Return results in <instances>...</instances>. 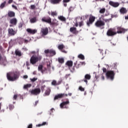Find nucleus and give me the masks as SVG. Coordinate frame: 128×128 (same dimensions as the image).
Here are the masks:
<instances>
[{
  "label": "nucleus",
  "mask_w": 128,
  "mask_h": 128,
  "mask_svg": "<svg viewBox=\"0 0 128 128\" xmlns=\"http://www.w3.org/2000/svg\"><path fill=\"white\" fill-rule=\"evenodd\" d=\"M70 0H63L64 2H69Z\"/></svg>",
  "instance_id": "57"
},
{
  "label": "nucleus",
  "mask_w": 128,
  "mask_h": 128,
  "mask_svg": "<svg viewBox=\"0 0 128 128\" xmlns=\"http://www.w3.org/2000/svg\"><path fill=\"white\" fill-rule=\"evenodd\" d=\"M117 32L116 34H124L127 31V30H126L124 29V28H122V27H118L117 28Z\"/></svg>",
  "instance_id": "16"
},
{
  "label": "nucleus",
  "mask_w": 128,
  "mask_h": 128,
  "mask_svg": "<svg viewBox=\"0 0 128 128\" xmlns=\"http://www.w3.org/2000/svg\"><path fill=\"white\" fill-rule=\"evenodd\" d=\"M46 124H47L46 122H44L42 124H36V126L40 127V126H45Z\"/></svg>",
  "instance_id": "37"
},
{
  "label": "nucleus",
  "mask_w": 128,
  "mask_h": 128,
  "mask_svg": "<svg viewBox=\"0 0 128 128\" xmlns=\"http://www.w3.org/2000/svg\"><path fill=\"white\" fill-rule=\"evenodd\" d=\"M38 22V18L37 17H32L30 19V22L31 24H34Z\"/></svg>",
  "instance_id": "22"
},
{
  "label": "nucleus",
  "mask_w": 128,
  "mask_h": 128,
  "mask_svg": "<svg viewBox=\"0 0 128 128\" xmlns=\"http://www.w3.org/2000/svg\"><path fill=\"white\" fill-rule=\"evenodd\" d=\"M18 77L16 72L7 73V80L9 81L14 82L18 78Z\"/></svg>",
  "instance_id": "1"
},
{
  "label": "nucleus",
  "mask_w": 128,
  "mask_h": 128,
  "mask_svg": "<svg viewBox=\"0 0 128 128\" xmlns=\"http://www.w3.org/2000/svg\"><path fill=\"white\" fill-rule=\"evenodd\" d=\"M80 66H82V65L84 64L85 63H84V62H80Z\"/></svg>",
  "instance_id": "60"
},
{
  "label": "nucleus",
  "mask_w": 128,
  "mask_h": 128,
  "mask_svg": "<svg viewBox=\"0 0 128 128\" xmlns=\"http://www.w3.org/2000/svg\"><path fill=\"white\" fill-rule=\"evenodd\" d=\"M18 22V20L16 18H12L10 20V23L16 26Z\"/></svg>",
  "instance_id": "20"
},
{
  "label": "nucleus",
  "mask_w": 128,
  "mask_h": 128,
  "mask_svg": "<svg viewBox=\"0 0 128 128\" xmlns=\"http://www.w3.org/2000/svg\"><path fill=\"white\" fill-rule=\"evenodd\" d=\"M43 68V66L42 65H40L38 67V70L42 71Z\"/></svg>",
  "instance_id": "44"
},
{
  "label": "nucleus",
  "mask_w": 128,
  "mask_h": 128,
  "mask_svg": "<svg viewBox=\"0 0 128 128\" xmlns=\"http://www.w3.org/2000/svg\"><path fill=\"white\" fill-rule=\"evenodd\" d=\"M51 64L50 62H48L46 64V66L48 69H50L51 67Z\"/></svg>",
  "instance_id": "40"
},
{
  "label": "nucleus",
  "mask_w": 128,
  "mask_h": 128,
  "mask_svg": "<svg viewBox=\"0 0 128 128\" xmlns=\"http://www.w3.org/2000/svg\"><path fill=\"white\" fill-rule=\"evenodd\" d=\"M28 78V76L27 75H24V76H23L24 79H26Z\"/></svg>",
  "instance_id": "56"
},
{
  "label": "nucleus",
  "mask_w": 128,
  "mask_h": 128,
  "mask_svg": "<svg viewBox=\"0 0 128 128\" xmlns=\"http://www.w3.org/2000/svg\"><path fill=\"white\" fill-rule=\"evenodd\" d=\"M32 84H27L24 86V89H27L28 88H30L32 86Z\"/></svg>",
  "instance_id": "31"
},
{
  "label": "nucleus",
  "mask_w": 128,
  "mask_h": 128,
  "mask_svg": "<svg viewBox=\"0 0 128 128\" xmlns=\"http://www.w3.org/2000/svg\"><path fill=\"white\" fill-rule=\"evenodd\" d=\"M58 62L60 64H64V58H58Z\"/></svg>",
  "instance_id": "33"
},
{
  "label": "nucleus",
  "mask_w": 128,
  "mask_h": 128,
  "mask_svg": "<svg viewBox=\"0 0 128 128\" xmlns=\"http://www.w3.org/2000/svg\"><path fill=\"white\" fill-rule=\"evenodd\" d=\"M64 48H65V46L64 44L58 45V49L60 50H62Z\"/></svg>",
  "instance_id": "30"
},
{
  "label": "nucleus",
  "mask_w": 128,
  "mask_h": 128,
  "mask_svg": "<svg viewBox=\"0 0 128 128\" xmlns=\"http://www.w3.org/2000/svg\"><path fill=\"white\" fill-rule=\"evenodd\" d=\"M35 8H36V6H35V5H30V9L34 10Z\"/></svg>",
  "instance_id": "46"
},
{
  "label": "nucleus",
  "mask_w": 128,
  "mask_h": 128,
  "mask_svg": "<svg viewBox=\"0 0 128 128\" xmlns=\"http://www.w3.org/2000/svg\"><path fill=\"white\" fill-rule=\"evenodd\" d=\"M117 34L116 32H115L114 29L110 28L106 32V35L108 36H113Z\"/></svg>",
  "instance_id": "6"
},
{
  "label": "nucleus",
  "mask_w": 128,
  "mask_h": 128,
  "mask_svg": "<svg viewBox=\"0 0 128 128\" xmlns=\"http://www.w3.org/2000/svg\"><path fill=\"white\" fill-rule=\"evenodd\" d=\"M74 10V8L73 7H70L69 9H68V12H72V11Z\"/></svg>",
  "instance_id": "50"
},
{
  "label": "nucleus",
  "mask_w": 128,
  "mask_h": 128,
  "mask_svg": "<svg viewBox=\"0 0 128 128\" xmlns=\"http://www.w3.org/2000/svg\"><path fill=\"white\" fill-rule=\"evenodd\" d=\"M26 32L31 34H34L36 33H37L38 30H32L30 28H28V29H26Z\"/></svg>",
  "instance_id": "17"
},
{
  "label": "nucleus",
  "mask_w": 128,
  "mask_h": 128,
  "mask_svg": "<svg viewBox=\"0 0 128 128\" xmlns=\"http://www.w3.org/2000/svg\"><path fill=\"white\" fill-rule=\"evenodd\" d=\"M40 32L43 36H46L48 33V27H45L44 28H41Z\"/></svg>",
  "instance_id": "14"
},
{
  "label": "nucleus",
  "mask_w": 128,
  "mask_h": 128,
  "mask_svg": "<svg viewBox=\"0 0 128 128\" xmlns=\"http://www.w3.org/2000/svg\"><path fill=\"white\" fill-rule=\"evenodd\" d=\"M30 80L32 82H34L38 80V78H30Z\"/></svg>",
  "instance_id": "45"
},
{
  "label": "nucleus",
  "mask_w": 128,
  "mask_h": 128,
  "mask_svg": "<svg viewBox=\"0 0 128 128\" xmlns=\"http://www.w3.org/2000/svg\"><path fill=\"white\" fill-rule=\"evenodd\" d=\"M70 32L75 35H77L79 33V32L77 30V28H76V27H70Z\"/></svg>",
  "instance_id": "13"
},
{
  "label": "nucleus",
  "mask_w": 128,
  "mask_h": 128,
  "mask_svg": "<svg viewBox=\"0 0 128 128\" xmlns=\"http://www.w3.org/2000/svg\"><path fill=\"white\" fill-rule=\"evenodd\" d=\"M12 8H15V9H16L17 8V7L16 6H15V5H12Z\"/></svg>",
  "instance_id": "62"
},
{
  "label": "nucleus",
  "mask_w": 128,
  "mask_h": 128,
  "mask_svg": "<svg viewBox=\"0 0 128 128\" xmlns=\"http://www.w3.org/2000/svg\"><path fill=\"white\" fill-rule=\"evenodd\" d=\"M74 66H76V68H79L80 67H81V64H80L76 65V64L74 63Z\"/></svg>",
  "instance_id": "42"
},
{
  "label": "nucleus",
  "mask_w": 128,
  "mask_h": 128,
  "mask_svg": "<svg viewBox=\"0 0 128 128\" xmlns=\"http://www.w3.org/2000/svg\"><path fill=\"white\" fill-rule=\"evenodd\" d=\"M27 128H32V124H30L28 126Z\"/></svg>",
  "instance_id": "54"
},
{
  "label": "nucleus",
  "mask_w": 128,
  "mask_h": 128,
  "mask_svg": "<svg viewBox=\"0 0 128 128\" xmlns=\"http://www.w3.org/2000/svg\"><path fill=\"white\" fill-rule=\"evenodd\" d=\"M51 92V90L49 88H47L46 90H45V92L44 94V96H50Z\"/></svg>",
  "instance_id": "18"
},
{
  "label": "nucleus",
  "mask_w": 128,
  "mask_h": 128,
  "mask_svg": "<svg viewBox=\"0 0 128 128\" xmlns=\"http://www.w3.org/2000/svg\"><path fill=\"white\" fill-rule=\"evenodd\" d=\"M15 54L16 56H18L19 57H20L22 56V52L18 50H15Z\"/></svg>",
  "instance_id": "25"
},
{
  "label": "nucleus",
  "mask_w": 128,
  "mask_h": 128,
  "mask_svg": "<svg viewBox=\"0 0 128 128\" xmlns=\"http://www.w3.org/2000/svg\"><path fill=\"white\" fill-rule=\"evenodd\" d=\"M44 52L46 54H49L50 56H52L56 54V51L53 50H45Z\"/></svg>",
  "instance_id": "8"
},
{
  "label": "nucleus",
  "mask_w": 128,
  "mask_h": 128,
  "mask_svg": "<svg viewBox=\"0 0 128 128\" xmlns=\"http://www.w3.org/2000/svg\"><path fill=\"white\" fill-rule=\"evenodd\" d=\"M23 26V24L22 23H20L19 25H18V28H22Z\"/></svg>",
  "instance_id": "53"
},
{
  "label": "nucleus",
  "mask_w": 128,
  "mask_h": 128,
  "mask_svg": "<svg viewBox=\"0 0 128 128\" xmlns=\"http://www.w3.org/2000/svg\"><path fill=\"white\" fill-rule=\"evenodd\" d=\"M54 111H55V110L54 108H52L50 110V115H52V113L54 112Z\"/></svg>",
  "instance_id": "47"
},
{
  "label": "nucleus",
  "mask_w": 128,
  "mask_h": 128,
  "mask_svg": "<svg viewBox=\"0 0 128 128\" xmlns=\"http://www.w3.org/2000/svg\"><path fill=\"white\" fill-rule=\"evenodd\" d=\"M101 78H102V80H104V79H105V78L103 75L102 76Z\"/></svg>",
  "instance_id": "61"
},
{
  "label": "nucleus",
  "mask_w": 128,
  "mask_h": 128,
  "mask_svg": "<svg viewBox=\"0 0 128 128\" xmlns=\"http://www.w3.org/2000/svg\"><path fill=\"white\" fill-rule=\"evenodd\" d=\"M106 8H102V9H100L99 11V12L100 14H104L106 12Z\"/></svg>",
  "instance_id": "34"
},
{
  "label": "nucleus",
  "mask_w": 128,
  "mask_h": 128,
  "mask_svg": "<svg viewBox=\"0 0 128 128\" xmlns=\"http://www.w3.org/2000/svg\"><path fill=\"white\" fill-rule=\"evenodd\" d=\"M18 96L17 94H14L13 96V100H16L18 98Z\"/></svg>",
  "instance_id": "49"
},
{
  "label": "nucleus",
  "mask_w": 128,
  "mask_h": 128,
  "mask_svg": "<svg viewBox=\"0 0 128 128\" xmlns=\"http://www.w3.org/2000/svg\"><path fill=\"white\" fill-rule=\"evenodd\" d=\"M109 4L114 8H118L120 5L118 2H114L113 1H110Z\"/></svg>",
  "instance_id": "15"
},
{
  "label": "nucleus",
  "mask_w": 128,
  "mask_h": 128,
  "mask_svg": "<svg viewBox=\"0 0 128 128\" xmlns=\"http://www.w3.org/2000/svg\"><path fill=\"white\" fill-rule=\"evenodd\" d=\"M84 82H86V84H88V80H86V79L84 80Z\"/></svg>",
  "instance_id": "64"
},
{
  "label": "nucleus",
  "mask_w": 128,
  "mask_h": 128,
  "mask_svg": "<svg viewBox=\"0 0 128 128\" xmlns=\"http://www.w3.org/2000/svg\"><path fill=\"white\" fill-rule=\"evenodd\" d=\"M66 66H68V68H71L73 66V62L72 61H68L66 63Z\"/></svg>",
  "instance_id": "26"
},
{
  "label": "nucleus",
  "mask_w": 128,
  "mask_h": 128,
  "mask_svg": "<svg viewBox=\"0 0 128 128\" xmlns=\"http://www.w3.org/2000/svg\"><path fill=\"white\" fill-rule=\"evenodd\" d=\"M52 85L56 86L61 84V82L59 81L57 82L56 80H53L51 83Z\"/></svg>",
  "instance_id": "24"
},
{
  "label": "nucleus",
  "mask_w": 128,
  "mask_h": 128,
  "mask_svg": "<svg viewBox=\"0 0 128 128\" xmlns=\"http://www.w3.org/2000/svg\"><path fill=\"white\" fill-rule=\"evenodd\" d=\"M41 92V90L39 88H35L34 90H32L30 92L32 94L34 95V96H37Z\"/></svg>",
  "instance_id": "9"
},
{
  "label": "nucleus",
  "mask_w": 128,
  "mask_h": 128,
  "mask_svg": "<svg viewBox=\"0 0 128 128\" xmlns=\"http://www.w3.org/2000/svg\"><path fill=\"white\" fill-rule=\"evenodd\" d=\"M62 0H50L51 4H60Z\"/></svg>",
  "instance_id": "21"
},
{
  "label": "nucleus",
  "mask_w": 128,
  "mask_h": 128,
  "mask_svg": "<svg viewBox=\"0 0 128 128\" xmlns=\"http://www.w3.org/2000/svg\"><path fill=\"white\" fill-rule=\"evenodd\" d=\"M42 22H46L48 24H52V18L50 17H43L42 18Z\"/></svg>",
  "instance_id": "12"
},
{
  "label": "nucleus",
  "mask_w": 128,
  "mask_h": 128,
  "mask_svg": "<svg viewBox=\"0 0 128 128\" xmlns=\"http://www.w3.org/2000/svg\"><path fill=\"white\" fill-rule=\"evenodd\" d=\"M117 66H118V64L117 63L113 64L112 66V68H113L115 70L117 69Z\"/></svg>",
  "instance_id": "36"
},
{
  "label": "nucleus",
  "mask_w": 128,
  "mask_h": 128,
  "mask_svg": "<svg viewBox=\"0 0 128 128\" xmlns=\"http://www.w3.org/2000/svg\"><path fill=\"white\" fill-rule=\"evenodd\" d=\"M84 78L88 80H90L91 78V76L88 74H86L84 76Z\"/></svg>",
  "instance_id": "32"
},
{
  "label": "nucleus",
  "mask_w": 128,
  "mask_h": 128,
  "mask_svg": "<svg viewBox=\"0 0 128 128\" xmlns=\"http://www.w3.org/2000/svg\"><path fill=\"white\" fill-rule=\"evenodd\" d=\"M95 26L97 28H99L100 30L104 28V26L106 25L105 22L102 21V20H97L94 24Z\"/></svg>",
  "instance_id": "4"
},
{
  "label": "nucleus",
  "mask_w": 128,
  "mask_h": 128,
  "mask_svg": "<svg viewBox=\"0 0 128 128\" xmlns=\"http://www.w3.org/2000/svg\"><path fill=\"white\" fill-rule=\"evenodd\" d=\"M102 72H103L104 73H106V72H107V69L105 68H102Z\"/></svg>",
  "instance_id": "48"
},
{
  "label": "nucleus",
  "mask_w": 128,
  "mask_h": 128,
  "mask_svg": "<svg viewBox=\"0 0 128 128\" xmlns=\"http://www.w3.org/2000/svg\"><path fill=\"white\" fill-rule=\"evenodd\" d=\"M6 4V1H4L3 3H1V5H0V8L3 9L5 6Z\"/></svg>",
  "instance_id": "28"
},
{
  "label": "nucleus",
  "mask_w": 128,
  "mask_h": 128,
  "mask_svg": "<svg viewBox=\"0 0 128 128\" xmlns=\"http://www.w3.org/2000/svg\"><path fill=\"white\" fill-rule=\"evenodd\" d=\"M64 96H68V94H58L57 95H56L54 97V100H56L58 99H61V98H63L64 97Z\"/></svg>",
  "instance_id": "7"
},
{
  "label": "nucleus",
  "mask_w": 128,
  "mask_h": 128,
  "mask_svg": "<svg viewBox=\"0 0 128 128\" xmlns=\"http://www.w3.org/2000/svg\"><path fill=\"white\" fill-rule=\"evenodd\" d=\"M74 26H75L76 27H78V22H76V23H75Z\"/></svg>",
  "instance_id": "59"
},
{
  "label": "nucleus",
  "mask_w": 128,
  "mask_h": 128,
  "mask_svg": "<svg viewBox=\"0 0 128 128\" xmlns=\"http://www.w3.org/2000/svg\"><path fill=\"white\" fill-rule=\"evenodd\" d=\"M32 74H33L34 75H36V74H37V72H36V71H34V72H33Z\"/></svg>",
  "instance_id": "63"
},
{
  "label": "nucleus",
  "mask_w": 128,
  "mask_h": 128,
  "mask_svg": "<svg viewBox=\"0 0 128 128\" xmlns=\"http://www.w3.org/2000/svg\"><path fill=\"white\" fill-rule=\"evenodd\" d=\"M39 101L38 100H36L34 102V106H36L37 104H38Z\"/></svg>",
  "instance_id": "52"
},
{
  "label": "nucleus",
  "mask_w": 128,
  "mask_h": 128,
  "mask_svg": "<svg viewBox=\"0 0 128 128\" xmlns=\"http://www.w3.org/2000/svg\"><path fill=\"white\" fill-rule=\"evenodd\" d=\"M46 88V86L45 85L42 86L40 88L42 92H44L45 90V88Z\"/></svg>",
  "instance_id": "41"
},
{
  "label": "nucleus",
  "mask_w": 128,
  "mask_h": 128,
  "mask_svg": "<svg viewBox=\"0 0 128 128\" xmlns=\"http://www.w3.org/2000/svg\"><path fill=\"white\" fill-rule=\"evenodd\" d=\"M58 19L62 22L66 21V18L65 17H64V16H59L58 17Z\"/></svg>",
  "instance_id": "27"
},
{
  "label": "nucleus",
  "mask_w": 128,
  "mask_h": 128,
  "mask_svg": "<svg viewBox=\"0 0 128 128\" xmlns=\"http://www.w3.org/2000/svg\"><path fill=\"white\" fill-rule=\"evenodd\" d=\"M96 17L95 16H92V15H90L89 17L88 21H87L86 22V25L88 26H90V25L92 24L96 20Z\"/></svg>",
  "instance_id": "5"
},
{
  "label": "nucleus",
  "mask_w": 128,
  "mask_h": 128,
  "mask_svg": "<svg viewBox=\"0 0 128 128\" xmlns=\"http://www.w3.org/2000/svg\"><path fill=\"white\" fill-rule=\"evenodd\" d=\"M7 16H8L9 18H14L15 16V12H14V11H9Z\"/></svg>",
  "instance_id": "23"
},
{
  "label": "nucleus",
  "mask_w": 128,
  "mask_h": 128,
  "mask_svg": "<svg viewBox=\"0 0 128 128\" xmlns=\"http://www.w3.org/2000/svg\"><path fill=\"white\" fill-rule=\"evenodd\" d=\"M70 104L69 100H67L66 102H63L60 104V107L61 108H68V104Z\"/></svg>",
  "instance_id": "10"
},
{
  "label": "nucleus",
  "mask_w": 128,
  "mask_h": 128,
  "mask_svg": "<svg viewBox=\"0 0 128 128\" xmlns=\"http://www.w3.org/2000/svg\"><path fill=\"white\" fill-rule=\"evenodd\" d=\"M78 58H80L82 60H85V57L84 55H82V54H80L78 56Z\"/></svg>",
  "instance_id": "29"
},
{
  "label": "nucleus",
  "mask_w": 128,
  "mask_h": 128,
  "mask_svg": "<svg viewBox=\"0 0 128 128\" xmlns=\"http://www.w3.org/2000/svg\"><path fill=\"white\" fill-rule=\"evenodd\" d=\"M17 33V30H14L12 28H8V34L9 36H14Z\"/></svg>",
  "instance_id": "11"
},
{
  "label": "nucleus",
  "mask_w": 128,
  "mask_h": 128,
  "mask_svg": "<svg viewBox=\"0 0 128 128\" xmlns=\"http://www.w3.org/2000/svg\"><path fill=\"white\" fill-rule=\"evenodd\" d=\"M115 75L116 73L113 70H108L106 74V78L110 80H114Z\"/></svg>",
  "instance_id": "3"
},
{
  "label": "nucleus",
  "mask_w": 128,
  "mask_h": 128,
  "mask_svg": "<svg viewBox=\"0 0 128 128\" xmlns=\"http://www.w3.org/2000/svg\"><path fill=\"white\" fill-rule=\"evenodd\" d=\"M111 19H105L104 20L106 22H109Z\"/></svg>",
  "instance_id": "58"
},
{
  "label": "nucleus",
  "mask_w": 128,
  "mask_h": 128,
  "mask_svg": "<svg viewBox=\"0 0 128 128\" xmlns=\"http://www.w3.org/2000/svg\"><path fill=\"white\" fill-rule=\"evenodd\" d=\"M78 90L81 92H84L85 90V89L82 86H79Z\"/></svg>",
  "instance_id": "43"
},
{
  "label": "nucleus",
  "mask_w": 128,
  "mask_h": 128,
  "mask_svg": "<svg viewBox=\"0 0 128 128\" xmlns=\"http://www.w3.org/2000/svg\"><path fill=\"white\" fill-rule=\"evenodd\" d=\"M9 110H12L14 108V104H9Z\"/></svg>",
  "instance_id": "39"
},
{
  "label": "nucleus",
  "mask_w": 128,
  "mask_h": 128,
  "mask_svg": "<svg viewBox=\"0 0 128 128\" xmlns=\"http://www.w3.org/2000/svg\"><path fill=\"white\" fill-rule=\"evenodd\" d=\"M120 12L121 14H126L128 12V10L126 8H124V7H122L120 10Z\"/></svg>",
  "instance_id": "19"
},
{
  "label": "nucleus",
  "mask_w": 128,
  "mask_h": 128,
  "mask_svg": "<svg viewBox=\"0 0 128 128\" xmlns=\"http://www.w3.org/2000/svg\"><path fill=\"white\" fill-rule=\"evenodd\" d=\"M58 13L56 12V11H54L52 12V11L51 12V16H57Z\"/></svg>",
  "instance_id": "35"
},
{
  "label": "nucleus",
  "mask_w": 128,
  "mask_h": 128,
  "mask_svg": "<svg viewBox=\"0 0 128 128\" xmlns=\"http://www.w3.org/2000/svg\"><path fill=\"white\" fill-rule=\"evenodd\" d=\"M75 65H74V67L72 68V69L70 70L72 72H74L75 71Z\"/></svg>",
  "instance_id": "51"
},
{
  "label": "nucleus",
  "mask_w": 128,
  "mask_h": 128,
  "mask_svg": "<svg viewBox=\"0 0 128 128\" xmlns=\"http://www.w3.org/2000/svg\"><path fill=\"white\" fill-rule=\"evenodd\" d=\"M23 41L25 44H28V40H24Z\"/></svg>",
  "instance_id": "55"
},
{
  "label": "nucleus",
  "mask_w": 128,
  "mask_h": 128,
  "mask_svg": "<svg viewBox=\"0 0 128 128\" xmlns=\"http://www.w3.org/2000/svg\"><path fill=\"white\" fill-rule=\"evenodd\" d=\"M84 26V21H80V22H78V26L80 28H81L82 26Z\"/></svg>",
  "instance_id": "38"
},
{
  "label": "nucleus",
  "mask_w": 128,
  "mask_h": 128,
  "mask_svg": "<svg viewBox=\"0 0 128 128\" xmlns=\"http://www.w3.org/2000/svg\"><path fill=\"white\" fill-rule=\"evenodd\" d=\"M42 59V56L38 54H34L30 58V63L32 64H35L38 61H40Z\"/></svg>",
  "instance_id": "2"
}]
</instances>
